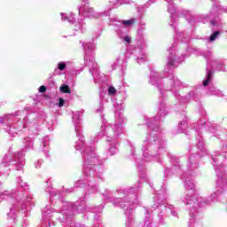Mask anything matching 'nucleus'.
<instances>
[{"label": "nucleus", "instance_id": "nucleus-1", "mask_svg": "<svg viewBox=\"0 0 227 227\" xmlns=\"http://www.w3.org/2000/svg\"><path fill=\"white\" fill-rule=\"evenodd\" d=\"M59 91L61 93H67L68 95L72 94V90H70V86H68L67 84H62L59 87Z\"/></svg>", "mask_w": 227, "mask_h": 227}, {"label": "nucleus", "instance_id": "nucleus-2", "mask_svg": "<svg viewBox=\"0 0 227 227\" xmlns=\"http://www.w3.org/2000/svg\"><path fill=\"white\" fill-rule=\"evenodd\" d=\"M214 74V73L210 70L207 71V77L206 79V81H204L203 82V86L207 87L208 86V84H210V81H212V75Z\"/></svg>", "mask_w": 227, "mask_h": 227}, {"label": "nucleus", "instance_id": "nucleus-3", "mask_svg": "<svg viewBox=\"0 0 227 227\" xmlns=\"http://www.w3.org/2000/svg\"><path fill=\"white\" fill-rule=\"evenodd\" d=\"M219 35H221L220 31H215L211 35H210V41L211 42H215V40H217V36H219Z\"/></svg>", "mask_w": 227, "mask_h": 227}, {"label": "nucleus", "instance_id": "nucleus-4", "mask_svg": "<svg viewBox=\"0 0 227 227\" xmlns=\"http://www.w3.org/2000/svg\"><path fill=\"white\" fill-rule=\"evenodd\" d=\"M122 24L124 26H132L134 24V20H123Z\"/></svg>", "mask_w": 227, "mask_h": 227}, {"label": "nucleus", "instance_id": "nucleus-5", "mask_svg": "<svg viewBox=\"0 0 227 227\" xmlns=\"http://www.w3.org/2000/svg\"><path fill=\"white\" fill-rule=\"evenodd\" d=\"M108 93L109 95H116V89L114 86L109 87Z\"/></svg>", "mask_w": 227, "mask_h": 227}, {"label": "nucleus", "instance_id": "nucleus-6", "mask_svg": "<svg viewBox=\"0 0 227 227\" xmlns=\"http://www.w3.org/2000/svg\"><path fill=\"white\" fill-rule=\"evenodd\" d=\"M67 68V64H65L64 62H60L59 64V70H65Z\"/></svg>", "mask_w": 227, "mask_h": 227}, {"label": "nucleus", "instance_id": "nucleus-7", "mask_svg": "<svg viewBox=\"0 0 227 227\" xmlns=\"http://www.w3.org/2000/svg\"><path fill=\"white\" fill-rule=\"evenodd\" d=\"M65 106V99L63 98H59V107H63Z\"/></svg>", "mask_w": 227, "mask_h": 227}, {"label": "nucleus", "instance_id": "nucleus-8", "mask_svg": "<svg viewBox=\"0 0 227 227\" xmlns=\"http://www.w3.org/2000/svg\"><path fill=\"white\" fill-rule=\"evenodd\" d=\"M39 91L40 93H45V91H47V87H45V85L41 86Z\"/></svg>", "mask_w": 227, "mask_h": 227}, {"label": "nucleus", "instance_id": "nucleus-9", "mask_svg": "<svg viewBox=\"0 0 227 227\" xmlns=\"http://www.w3.org/2000/svg\"><path fill=\"white\" fill-rule=\"evenodd\" d=\"M124 41L127 43H130V35H126L124 37Z\"/></svg>", "mask_w": 227, "mask_h": 227}, {"label": "nucleus", "instance_id": "nucleus-10", "mask_svg": "<svg viewBox=\"0 0 227 227\" xmlns=\"http://www.w3.org/2000/svg\"><path fill=\"white\" fill-rule=\"evenodd\" d=\"M168 65H169L170 67H173V66L175 65V63H174L173 61H170V62L168 63Z\"/></svg>", "mask_w": 227, "mask_h": 227}]
</instances>
